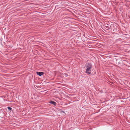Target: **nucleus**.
<instances>
[{"mask_svg": "<svg viewBox=\"0 0 130 130\" xmlns=\"http://www.w3.org/2000/svg\"><path fill=\"white\" fill-rule=\"evenodd\" d=\"M49 103H50L53 105H54V106H56V103L54 101H51Z\"/></svg>", "mask_w": 130, "mask_h": 130, "instance_id": "obj_3", "label": "nucleus"}, {"mask_svg": "<svg viewBox=\"0 0 130 130\" xmlns=\"http://www.w3.org/2000/svg\"><path fill=\"white\" fill-rule=\"evenodd\" d=\"M92 67V64L90 63H87L85 66V68H86V72L88 74H90Z\"/></svg>", "mask_w": 130, "mask_h": 130, "instance_id": "obj_1", "label": "nucleus"}, {"mask_svg": "<svg viewBox=\"0 0 130 130\" xmlns=\"http://www.w3.org/2000/svg\"><path fill=\"white\" fill-rule=\"evenodd\" d=\"M7 108H8L9 110H11L12 109V108L9 107H8Z\"/></svg>", "mask_w": 130, "mask_h": 130, "instance_id": "obj_4", "label": "nucleus"}, {"mask_svg": "<svg viewBox=\"0 0 130 130\" xmlns=\"http://www.w3.org/2000/svg\"><path fill=\"white\" fill-rule=\"evenodd\" d=\"M36 74L39 76H41L44 74V73L43 72H36Z\"/></svg>", "mask_w": 130, "mask_h": 130, "instance_id": "obj_2", "label": "nucleus"}]
</instances>
